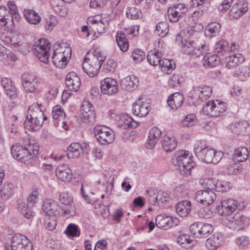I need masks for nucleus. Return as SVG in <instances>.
Returning a JSON list of instances; mask_svg holds the SVG:
<instances>
[{
    "instance_id": "1",
    "label": "nucleus",
    "mask_w": 250,
    "mask_h": 250,
    "mask_svg": "<svg viewBox=\"0 0 250 250\" xmlns=\"http://www.w3.org/2000/svg\"><path fill=\"white\" fill-rule=\"evenodd\" d=\"M181 37V43L182 51L189 55L193 58H198L203 55V40L202 38L197 37L195 40L192 41H188L187 38L190 37L191 36H195L194 31H193L192 26L188 27L184 29L180 35H178L176 37V41L177 42L180 40Z\"/></svg>"
},
{
    "instance_id": "2",
    "label": "nucleus",
    "mask_w": 250,
    "mask_h": 250,
    "mask_svg": "<svg viewBox=\"0 0 250 250\" xmlns=\"http://www.w3.org/2000/svg\"><path fill=\"white\" fill-rule=\"evenodd\" d=\"M41 104L35 103L29 106L24 123V127L31 131H37L42 127L43 121L47 119L41 109Z\"/></svg>"
},
{
    "instance_id": "3",
    "label": "nucleus",
    "mask_w": 250,
    "mask_h": 250,
    "mask_svg": "<svg viewBox=\"0 0 250 250\" xmlns=\"http://www.w3.org/2000/svg\"><path fill=\"white\" fill-rule=\"evenodd\" d=\"M172 163L175 167L177 172L183 176H187L190 173L193 167V161L189 155L188 151L180 150L175 153L172 158Z\"/></svg>"
},
{
    "instance_id": "4",
    "label": "nucleus",
    "mask_w": 250,
    "mask_h": 250,
    "mask_svg": "<svg viewBox=\"0 0 250 250\" xmlns=\"http://www.w3.org/2000/svg\"><path fill=\"white\" fill-rule=\"evenodd\" d=\"M105 59V57L103 53L95 50L90 63L87 62V59L85 58L83 63V69L89 77H94L98 74Z\"/></svg>"
},
{
    "instance_id": "5",
    "label": "nucleus",
    "mask_w": 250,
    "mask_h": 250,
    "mask_svg": "<svg viewBox=\"0 0 250 250\" xmlns=\"http://www.w3.org/2000/svg\"><path fill=\"white\" fill-rule=\"evenodd\" d=\"M50 48L51 44L47 39L43 38L39 40L35 43L32 50L41 62L47 64L49 61L48 51Z\"/></svg>"
},
{
    "instance_id": "6",
    "label": "nucleus",
    "mask_w": 250,
    "mask_h": 250,
    "mask_svg": "<svg viewBox=\"0 0 250 250\" xmlns=\"http://www.w3.org/2000/svg\"><path fill=\"white\" fill-rule=\"evenodd\" d=\"M94 133L97 140L102 145L110 144L114 140L113 131L105 126H96L94 127Z\"/></svg>"
},
{
    "instance_id": "7",
    "label": "nucleus",
    "mask_w": 250,
    "mask_h": 250,
    "mask_svg": "<svg viewBox=\"0 0 250 250\" xmlns=\"http://www.w3.org/2000/svg\"><path fill=\"white\" fill-rule=\"evenodd\" d=\"M38 198V193L37 190H34L28 195L27 201V204L24 203L19 205V208L24 217L27 219L31 218L34 214L32 207L37 203Z\"/></svg>"
},
{
    "instance_id": "8",
    "label": "nucleus",
    "mask_w": 250,
    "mask_h": 250,
    "mask_svg": "<svg viewBox=\"0 0 250 250\" xmlns=\"http://www.w3.org/2000/svg\"><path fill=\"white\" fill-rule=\"evenodd\" d=\"M29 240L24 235H15L12 238L11 245H5V250H29L31 245Z\"/></svg>"
},
{
    "instance_id": "9",
    "label": "nucleus",
    "mask_w": 250,
    "mask_h": 250,
    "mask_svg": "<svg viewBox=\"0 0 250 250\" xmlns=\"http://www.w3.org/2000/svg\"><path fill=\"white\" fill-rule=\"evenodd\" d=\"M221 208L219 209L220 214L227 215L233 213L236 209L241 210L243 208V204L238 203L237 201L233 199H225L221 203Z\"/></svg>"
},
{
    "instance_id": "10",
    "label": "nucleus",
    "mask_w": 250,
    "mask_h": 250,
    "mask_svg": "<svg viewBox=\"0 0 250 250\" xmlns=\"http://www.w3.org/2000/svg\"><path fill=\"white\" fill-rule=\"evenodd\" d=\"M188 10V8L183 3L174 4L167 10L168 18L171 22H177L185 16Z\"/></svg>"
},
{
    "instance_id": "11",
    "label": "nucleus",
    "mask_w": 250,
    "mask_h": 250,
    "mask_svg": "<svg viewBox=\"0 0 250 250\" xmlns=\"http://www.w3.org/2000/svg\"><path fill=\"white\" fill-rule=\"evenodd\" d=\"M80 117L83 123H93L96 119V113L93 105L88 102L84 103L80 110Z\"/></svg>"
},
{
    "instance_id": "12",
    "label": "nucleus",
    "mask_w": 250,
    "mask_h": 250,
    "mask_svg": "<svg viewBox=\"0 0 250 250\" xmlns=\"http://www.w3.org/2000/svg\"><path fill=\"white\" fill-rule=\"evenodd\" d=\"M134 32L135 28L133 27L125 29L124 32L119 31L117 32L116 36V42L122 52L126 51L128 48V42L126 38V35H133Z\"/></svg>"
},
{
    "instance_id": "13",
    "label": "nucleus",
    "mask_w": 250,
    "mask_h": 250,
    "mask_svg": "<svg viewBox=\"0 0 250 250\" xmlns=\"http://www.w3.org/2000/svg\"><path fill=\"white\" fill-rule=\"evenodd\" d=\"M101 89L104 94L114 95L119 90L118 83L114 79L106 78L101 82Z\"/></svg>"
},
{
    "instance_id": "14",
    "label": "nucleus",
    "mask_w": 250,
    "mask_h": 250,
    "mask_svg": "<svg viewBox=\"0 0 250 250\" xmlns=\"http://www.w3.org/2000/svg\"><path fill=\"white\" fill-rule=\"evenodd\" d=\"M11 153L13 157L18 161L26 163L31 159V155L25 147L22 146L14 145L11 148Z\"/></svg>"
},
{
    "instance_id": "15",
    "label": "nucleus",
    "mask_w": 250,
    "mask_h": 250,
    "mask_svg": "<svg viewBox=\"0 0 250 250\" xmlns=\"http://www.w3.org/2000/svg\"><path fill=\"white\" fill-rule=\"evenodd\" d=\"M42 208L47 216H58L60 215V206L51 199H45L43 201Z\"/></svg>"
},
{
    "instance_id": "16",
    "label": "nucleus",
    "mask_w": 250,
    "mask_h": 250,
    "mask_svg": "<svg viewBox=\"0 0 250 250\" xmlns=\"http://www.w3.org/2000/svg\"><path fill=\"white\" fill-rule=\"evenodd\" d=\"M142 99H138L133 105L132 111L133 113L139 117L146 116L149 111L150 106L149 104L146 101H142Z\"/></svg>"
},
{
    "instance_id": "17",
    "label": "nucleus",
    "mask_w": 250,
    "mask_h": 250,
    "mask_svg": "<svg viewBox=\"0 0 250 250\" xmlns=\"http://www.w3.org/2000/svg\"><path fill=\"white\" fill-rule=\"evenodd\" d=\"M203 93V88L198 86L188 94L187 102L189 105H193L196 106L201 104L203 102L202 97L201 95Z\"/></svg>"
},
{
    "instance_id": "18",
    "label": "nucleus",
    "mask_w": 250,
    "mask_h": 250,
    "mask_svg": "<svg viewBox=\"0 0 250 250\" xmlns=\"http://www.w3.org/2000/svg\"><path fill=\"white\" fill-rule=\"evenodd\" d=\"M235 48L234 43H231L230 46H229L228 42L224 40H221L217 42L214 47V52L218 56H224L233 51Z\"/></svg>"
},
{
    "instance_id": "19",
    "label": "nucleus",
    "mask_w": 250,
    "mask_h": 250,
    "mask_svg": "<svg viewBox=\"0 0 250 250\" xmlns=\"http://www.w3.org/2000/svg\"><path fill=\"white\" fill-rule=\"evenodd\" d=\"M222 152H217L209 147H204V162L217 164L221 159Z\"/></svg>"
},
{
    "instance_id": "20",
    "label": "nucleus",
    "mask_w": 250,
    "mask_h": 250,
    "mask_svg": "<svg viewBox=\"0 0 250 250\" xmlns=\"http://www.w3.org/2000/svg\"><path fill=\"white\" fill-rule=\"evenodd\" d=\"M65 84L70 90L77 91L81 84L80 78L74 72L69 73L66 76Z\"/></svg>"
},
{
    "instance_id": "21",
    "label": "nucleus",
    "mask_w": 250,
    "mask_h": 250,
    "mask_svg": "<svg viewBox=\"0 0 250 250\" xmlns=\"http://www.w3.org/2000/svg\"><path fill=\"white\" fill-rule=\"evenodd\" d=\"M216 198V195L212 190L204 189V206L205 203L208 206L213 203ZM212 207H208L207 211L204 208V218H210L213 215V211L211 210Z\"/></svg>"
},
{
    "instance_id": "22",
    "label": "nucleus",
    "mask_w": 250,
    "mask_h": 250,
    "mask_svg": "<svg viewBox=\"0 0 250 250\" xmlns=\"http://www.w3.org/2000/svg\"><path fill=\"white\" fill-rule=\"evenodd\" d=\"M55 172L57 178L62 181L68 182L71 179L72 176L71 170L66 164L58 166Z\"/></svg>"
},
{
    "instance_id": "23",
    "label": "nucleus",
    "mask_w": 250,
    "mask_h": 250,
    "mask_svg": "<svg viewBox=\"0 0 250 250\" xmlns=\"http://www.w3.org/2000/svg\"><path fill=\"white\" fill-rule=\"evenodd\" d=\"M88 22L90 24V27L93 28L95 32L99 34L104 33L108 28L109 22L106 19L97 20L94 18L88 19Z\"/></svg>"
},
{
    "instance_id": "24",
    "label": "nucleus",
    "mask_w": 250,
    "mask_h": 250,
    "mask_svg": "<svg viewBox=\"0 0 250 250\" xmlns=\"http://www.w3.org/2000/svg\"><path fill=\"white\" fill-rule=\"evenodd\" d=\"M110 116L112 118H115L116 120L119 119L120 123L119 125H121L124 128L127 127L135 128L138 126V123L130 117H128L127 115H116L115 114L111 112Z\"/></svg>"
},
{
    "instance_id": "25",
    "label": "nucleus",
    "mask_w": 250,
    "mask_h": 250,
    "mask_svg": "<svg viewBox=\"0 0 250 250\" xmlns=\"http://www.w3.org/2000/svg\"><path fill=\"white\" fill-rule=\"evenodd\" d=\"M162 135V131L157 127H152L149 131L146 147L152 149L157 144Z\"/></svg>"
},
{
    "instance_id": "26",
    "label": "nucleus",
    "mask_w": 250,
    "mask_h": 250,
    "mask_svg": "<svg viewBox=\"0 0 250 250\" xmlns=\"http://www.w3.org/2000/svg\"><path fill=\"white\" fill-rule=\"evenodd\" d=\"M244 60L245 58L241 54H232L226 57L224 63L226 67L231 69L242 63Z\"/></svg>"
},
{
    "instance_id": "27",
    "label": "nucleus",
    "mask_w": 250,
    "mask_h": 250,
    "mask_svg": "<svg viewBox=\"0 0 250 250\" xmlns=\"http://www.w3.org/2000/svg\"><path fill=\"white\" fill-rule=\"evenodd\" d=\"M139 80L135 76H128L121 80L120 86L122 89L125 91H131L137 87Z\"/></svg>"
},
{
    "instance_id": "28",
    "label": "nucleus",
    "mask_w": 250,
    "mask_h": 250,
    "mask_svg": "<svg viewBox=\"0 0 250 250\" xmlns=\"http://www.w3.org/2000/svg\"><path fill=\"white\" fill-rule=\"evenodd\" d=\"M1 84L5 93L11 99H14L17 96V89L14 83L9 79L4 78L1 80Z\"/></svg>"
},
{
    "instance_id": "29",
    "label": "nucleus",
    "mask_w": 250,
    "mask_h": 250,
    "mask_svg": "<svg viewBox=\"0 0 250 250\" xmlns=\"http://www.w3.org/2000/svg\"><path fill=\"white\" fill-rule=\"evenodd\" d=\"M184 100L183 95L180 92H176L168 97L167 103L172 109H178L181 106Z\"/></svg>"
},
{
    "instance_id": "30",
    "label": "nucleus",
    "mask_w": 250,
    "mask_h": 250,
    "mask_svg": "<svg viewBox=\"0 0 250 250\" xmlns=\"http://www.w3.org/2000/svg\"><path fill=\"white\" fill-rule=\"evenodd\" d=\"M59 200L61 203L69 206L68 208L63 209L65 214H73L75 213V208L72 199L68 196L67 193H61L59 196Z\"/></svg>"
},
{
    "instance_id": "31",
    "label": "nucleus",
    "mask_w": 250,
    "mask_h": 250,
    "mask_svg": "<svg viewBox=\"0 0 250 250\" xmlns=\"http://www.w3.org/2000/svg\"><path fill=\"white\" fill-rule=\"evenodd\" d=\"M246 217L242 215H235L229 221L228 227L234 230H239L243 229Z\"/></svg>"
},
{
    "instance_id": "32",
    "label": "nucleus",
    "mask_w": 250,
    "mask_h": 250,
    "mask_svg": "<svg viewBox=\"0 0 250 250\" xmlns=\"http://www.w3.org/2000/svg\"><path fill=\"white\" fill-rule=\"evenodd\" d=\"M66 2L63 0H51L50 5L52 8L60 16L64 17L67 14V9L64 6V3Z\"/></svg>"
},
{
    "instance_id": "33",
    "label": "nucleus",
    "mask_w": 250,
    "mask_h": 250,
    "mask_svg": "<svg viewBox=\"0 0 250 250\" xmlns=\"http://www.w3.org/2000/svg\"><path fill=\"white\" fill-rule=\"evenodd\" d=\"M175 208L179 216L182 217H186L191 210V204L189 201H183L177 204Z\"/></svg>"
},
{
    "instance_id": "34",
    "label": "nucleus",
    "mask_w": 250,
    "mask_h": 250,
    "mask_svg": "<svg viewBox=\"0 0 250 250\" xmlns=\"http://www.w3.org/2000/svg\"><path fill=\"white\" fill-rule=\"evenodd\" d=\"M221 27V26L218 22H210L206 27L204 34L210 38L215 37L219 34Z\"/></svg>"
},
{
    "instance_id": "35",
    "label": "nucleus",
    "mask_w": 250,
    "mask_h": 250,
    "mask_svg": "<svg viewBox=\"0 0 250 250\" xmlns=\"http://www.w3.org/2000/svg\"><path fill=\"white\" fill-rule=\"evenodd\" d=\"M83 152V149L81 145L74 143L68 147L67 155L69 158H78Z\"/></svg>"
},
{
    "instance_id": "36",
    "label": "nucleus",
    "mask_w": 250,
    "mask_h": 250,
    "mask_svg": "<svg viewBox=\"0 0 250 250\" xmlns=\"http://www.w3.org/2000/svg\"><path fill=\"white\" fill-rule=\"evenodd\" d=\"M70 58V57H66V55L53 52L52 59L54 64L56 67L61 68L67 64L68 58Z\"/></svg>"
},
{
    "instance_id": "37",
    "label": "nucleus",
    "mask_w": 250,
    "mask_h": 250,
    "mask_svg": "<svg viewBox=\"0 0 250 250\" xmlns=\"http://www.w3.org/2000/svg\"><path fill=\"white\" fill-rule=\"evenodd\" d=\"M161 142L162 147L166 152L172 151L177 145V142L174 138L167 136H163Z\"/></svg>"
},
{
    "instance_id": "38",
    "label": "nucleus",
    "mask_w": 250,
    "mask_h": 250,
    "mask_svg": "<svg viewBox=\"0 0 250 250\" xmlns=\"http://www.w3.org/2000/svg\"><path fill=\"white\" fill-rule=\"evenodd\" d=\"M249 158V150L245 146H240L234 150L233 158L238 162H244Z\"/></svg>"
},
{
    "instance_id": "39",
    "label": "nucleus",
    "mask_w": 250,
    "mask_h": 250,
    "mask_svg": "<svg viewBox=\"0 0 250 250\" xmlns=\"http://www.w3.org/2000/svg\"><path fill=\"white\" fill-rule=\"evenodd\" d=\"M156 225L159 228L167 229L172 226V219L169 217H165L162 215H158L155 219Z\"/></svg>"
},
{
    "instance_id": "40",
    "label": "nucleus",
    "mask_w": 250,
    "mask_h": 250,
    "mask_svg": "<svg viewBox=\"0 0 250 250\" xmlns=\"http://www.w3.org/2000/svg\"><path fill=\"white\" fill-rule=\"evenodd\" d=\"M24 16L29 23L33 24L39 23L41 20L38 13L32 9L24 10Z\"/></svg>"
},
{
    "instance_id": "41",
    "label": "nucleus",
    "mask_w": 250,
    "mask_h": 250,
    "mask_svg": "<svg viewBox=\"0 0 250 250\" xmlns=\"http://www.w3.org/2000/svg\"><path fill=\"white\" fill-rule=\"evenodd\" d=\"M54 52L71 57V49L66 43H56L53 45Z\"/></svg>"
},
{
    "instance_id": "42",
    "label": "nucleus",
    "mask_w": 250,
    "mask_h": 250,
    "mask_svg": "<svg viewBox=\"0 0 250 250\" xmlns=\"http://www.w3.org/2000/svg\"><path fill=\"white\" fill-rule=\"evenodd\" d=\"M220 62L218 55L207 54L204 56V67H214Z\"/></svg>"
},
{
    "instance_id": "43",
    "label": "nucleus",
    "mask_w": 250,
    "mask_h": 250,
    "mask_svg": "<svg viewBox=\"0 0 250 250\" xmlns=\"http://www.w3.org/2000/svg\"><path fill=\"white\" fill-rule=\"evenodd\" d=\"M8 12L11 15V21L12 23L18 22L20 20V16L18 13L17 7L14 1H9L8 2Z\"/></svg>"
},
{
    "instance_id": "44",
    "label": "nucleus",
    "mask_w": 250,
    "mask_h": 250,
    "mask_svg": "<svg viewBox=\"0 0 250 250\" xmlns=\"http://www.w3.org/2000/svg\"><path fill=\"white\" fill-rule=\"evenodd\" d=\"M161 53L159 52L158 51H150L147 56V59L150 64L156 66L158 64L160 65L161 59Z\"/></svg>"
},
{
    "instance_id": "45",
    "label": "nucleus",
    "mask_w": 250,
    "mask_h": 250,
    "mask_svg": "<svg viewBox=\"0 0 250 250\" xmlns=\"http://www.w3.org/2000/svg\"><path fill=\"white\" fill-rule=\"evenodd\" d=\"M203 223L201 222L193 223L190 226V232L195 237L201 238L203 235Z\"/></svg>"
},
{
    "instance_id": "46",
    "label": "nucleus",
    "mask_w": 250,
    "mask_h": 250,
    "mask_svg": "<svg viewBox=\"0 0 250 250\" xmlns=\"http://www.w3.org/2000/svg\"><path fill=\"white\" fill-rule=\"evenodd\" d=\"M169 25L167 22H160L156 26L155 34L160 37H164L168 33Z\"/></svg>"
},
{
    "instance_id": "47",
    "label": "nucleus",
    "mask_w": 250,
    "mask_h": 250,
    "mask_svg": "<svg viewBox=\"0 0 250 250\" xmlns=\"http://www.w3.org/2000/svg\"><path fill=\"white\" fill-rule=\"evenodd\" d=\"M177 242L182 247L186 249L191 248L193 245V241L190 239L189 236L187 234H182L177 239Z\"/></svg>"
},
{
    "instance_id": "48",
    "label": "nucleus",
    "mask_w": 250,
    "mask_h": 250,
    "mask_svg": "<svg viewBox=\"0 0 250 250\" xmlns=\"http://www.w3.org/2000/svg\"><path fill=\"white\" fill-rule=\"evenodd\" d=\"M114 175H113L112 173L106 172V173H104L102 174L101 178L98 181V183L99 184H109L111 187V191L112 190L114 186Z\"/></svg>"
},
{
    "instance_id": "49",
    "label": "nucleus",
    "mask_w": 250,
    "mask_h": 250,
    "mask_svg": "<svg viewBox=\"0 0 250 250\" xmlns=\"http://www.w3.org/2000/svg\"><path fill=\"white\" fill-rule=\"evenodd\" d=\"M227 109L226 104L222 102H218L217 104L214 103V110H211V117H218L221 115Z\"/></svg>"
},
{
    "instance_id": "50",
    "label": "nucleus",
    "mask_w": 250,
    "mask_h": 250,
    "mask_svg": "<svg viewBox=\"0 0 250 250\" xmlns=\"http://www.w3.org/2000/svg\"><path fill=\"white\" fill-rule=\"evenodd\" d=\"M220 245L219 235H213L206 240V246L208 249L216 250Z\"/></svg>"
},
{
    "instance_id": "51",
    "label": "nucleus",
    "mask_w": 250,
    "mask_h": 250,
    "mask_svg": "<svg viewBox=\"0 0 250 250\" xmlns=\"http://www.w3.org/2000/svg\"><path fill=\"white\" fill-rule=\"evenodd\" d=\"M159 66L162 68V70L169 73L174 69L175 64L173 61L167 59H161Z\"/></svg>"
},
{
    "instance_id": "52",
    "label": "nucleus",
    "mask_w": 250,
    "mask_h": 250,
    "mask_svg": "<svg viewBox=\"0 0 250 250\" xmlns=\"http://www.w3.org/2000/svg\"><path fill=\"white\" fill-rule=\"evenodd\" d=\"M24 147L31 155V158L33 155L37 156L39 153V146L36 144H31L29 139L24 141Z\"/></svg>"
},
{
    "instance_id": "53",
    "label": "nucleus",
    "mask_w": 250,
    "mask_h": 250,
    "mask_svg": "<svg viewBox=\"0 0 250 250\" xmlns=\"http://www.w3.org/2000/svg\"><path fill=\"white\" fill-rule=\"evenodd\" d=\"M0 21L3 22V25L5 26L9 22H12L11 15L4 6H0Z\"/></svg>"
},
{
    "instance_id": "54",
    "label": "nucleus",
    "mask_w": 250,
    "mask_h": 250,
    "mask_svg": "<svg viewBox=\"0 0 250 250\" xmlns=\"http://www.w3.org/2000/svg\"><path fill=\"white\" fill-rule=\"evenodd\" d=\"M215 185V190L218 192H226L231 188L230 182L225 180L216 181Z\"/></svg>"
},
{
    "instance_id": "55",
    "label": "nucleus",
    "mask_w": 250,
    "mask_h": 250,
    "mask_svg": "<svg viewBox=\"0 0 250 250\" xmlns=\"http://www.w3.org/2000/svg\"><path fill=\"white\" fill-rule=\"evenodd\" d=\"M14 186L12 183L4 184L3 187L0 189L1 198L3 200H6L10 197L13 193Z\"/></svg>"
},
{
    "instance_id": "56",
    "label": "nucleus",
    "mask_w": 250,
    "mask_h": 250,
    "mask_svg": "<svg viewBox=\"0 0 250 250\" xmlns=\"http://www.w3.org/2000/svg\"><path fill=\"white\" fill-rule=\"evenodd\" d=\"M196 122V116L193 114L187 115L182 120L181 125L183 127H191L195 125Z\"/></svg>"
},
{
    "instance_id": "57",
    "label": "nucleus",
    "mask_w": 250,
    "mask_h": 250,
    "mask_svg": "<svg viewBox=\"0 0 250 250\" xmlns=\"http://www.w3.org/2000/svg\"><path fill=\"white\" fill-rule=\"evenodd\" d=\"M191 6L193 8L198 7L200 10L195 11L194 12V17H201L203 14V0H192L190 3Z\"/></svg>"
},
{
    "instance_id": "58",
    "label": "nucleus",
    "mask_w": 250,
    "mask_h": 250,
    "mask_svg": "<svg viewBox=\"0 0 250 250\" xmlns=\"http://www.w3.org/2000/svg\"><path fill=\"white\" fill-rule=\"evenodd\" d=\"M81 192L83 199L89 204L94 203L97 199V197L95 195L93 192H89L86 193L83 189V185H82L81 188Z\"/></svg>"
},
{
    "instance_id": "59",
    "label": "nucleus",
    "mask_w": 250,
    "mask_h": 250,
    "mask_svg": "<svg viewBox=\"0 0 250 250\" xmlns=\"http://www.w3.org/2000/svg\"><path fill=\"white\" fill-rule=\"evenodd\" d=\"M243 15V10H239L238 6L234 3L230 10L229 18L230 19H238Z\"/></svg>"
},
{
    "instance_id": "60",
    "label": "nucleus",
    "mask_w": 250,
    "mask_h": 250,
    "mask_svg": "<svg viewBox=\"0 0 250 250\" xmlns=\"http://www.w3.org/2000/svg\"><path fill=\"white\" fill-rule=\"evenodd\" d=\"M95 209L96 212L98 214L101 215L104 218H106L109 215V212L108 208L104 205H95Z\"/></svg>"
},
{
    "instance_id": "61",
    "label": "nucleus",
    "mask_w": 250,
    "mask_h": 250,
    "mask_svg": "<svg viewBox=\"0 0 250 250\" xmlns=\"http://www.w3.org/2000/svg\"><path fill=\"white\" fill-rule=\"evenodd\" d=\"M57 216H47L45 219L44 224L46 229L49 230L54 229L57 225Z\"/></svg>"
},
{
    "instance_id": "62",
    "label": "nucleus",
    "mask_w": 250,
    "mask_h": 250,
    "mask_svg": "<svg viewBox=\"0 0 250 250\" xmlns=\"http://www.w3.org/2000/svg\"><path fill=\"white\" fill-rule=\"evenodd\" d=\"M216 182L212 177H204V189L215 190Z\"/></svg>"
},
{
    "instance_id": "63",
    "label": "nucleus",
    "mask_w": 250,
    "mask_h": 250,
    "mask_svg": "<svg viewBox=\"0 0 250 250\" xmlns=\"http://www.w3.org/2000/svg\"><path fill=\"white\" fill-rule=\"evenodd\" d=\"M64 233L66 234H69L72 236H79L80 232L78 230V226L75 224H69L67 229L65 230Z\"/></svg>"
},
{
    "instance_id": "64",
    "label": "nucleus",
    "mask_w": 250,
    "mask_h": 250,
    "mask_svg": "<svg viewBox=\"0 0 250 250\" xmlns=\"http://www.w3.org/2000/svg\"><path fill=\"white\" fill-rule=\"evenodd\" d=\"M132 56L134 61L140 62L145 58V54L140 49H135L132 53Z\"/></svg>"
}]
</instances>
